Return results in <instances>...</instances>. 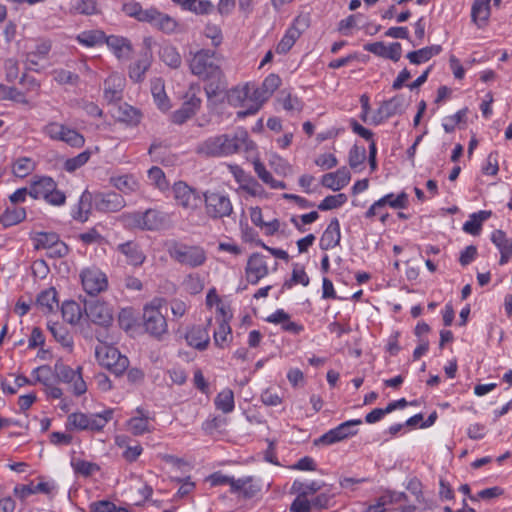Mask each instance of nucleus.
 Masks as SVG:
<instances>
[{
	"label": "nucleus",
	"mask_w": 512,
	"mask_h": 512,
	"mask_svg": "<svg viewBox=\"0 0 512 512\" xmlns=\"http://www.w3.org/2000/svg\"><path fill=\"white\" fill-rule=\"evenodd\" d=\"M206 214L212 219H221L230 216L233 207L230 199L218 192H205L203 194Z\"/></svg>",
	"instance_id": "obj_8"
},
{
	"label": "nucleus",
	"mask_w": 512,
	"mask_h": 512,
	"mask_svg": "<svg viewBox=\"0 0 512 512\" xmlns=\"http://www.w3.org/2000/svg\"><path fill=\"white\" fill-rule=\"evenodd\" d=\"M61 313L63 319L70 324L78 323L82 317L81 307L74 300L64 301L61 306Z\"/></svg>",
	"instance_id": "obj_28"
},
{
	"label": "nucleus",
	"mask_w": 512,
	"mask_h": 512,
	"mask_svg": "<svg viewBox=\"0 0 512 512\" xmlns=\"http://www.w3.org/2000/svg\"><path fill=\"white\" fill-rule=\"evenodd\" d=\"M59 239L55 232H38L35 237V249H50Z\"/></svg>",
	"instance_id": "obj_39"
},
{
	"label": "nucleus",
	"mask_w": 512,
	"mask_h": 512,
	"mask_svg": "<svg viewBox=\"0 0 512 512\" xmlns=\"http://www.w3.org/2000/svg\"><path fill=\"white\" fill-rule=\"evenodd\" d=\"M143 230L156 231L170 226L168 214L156 209H147L143 212Z\"/></svg>",
	"instance_id": "obj_15"
},
{
	"label": "nucleus",
	"mask_w": 512,
	"mask_h": 512,
	"mask_svg": "<svg viewBox=\"0 0 512 512\" xmlns=\"http://www.w3.org/2000/svg\"><path fill=\"white\" fill-rule=\"evenodd\" d=\"M147 15L149 16L146 17L145 22L164 33H172L177 27L175 19L170 17L168 14L158 11L154 7L149 8Z\"/></svg>",
	"instance_id": "obj_14"
},
{
	"label": "nucleus",
	"mask_w": 512,
	"mask_h": 512,
	"mask_svg": "<svg viewBox=\"0 0 512 512\" xmlns=\"http://www.w3.org/2000/svg\"><path fill=\"white\" fill-rule=\"evenodd\" d=\"M148 177L153 181L157 188L163 190L168 187V182L161 168L157 166L150 168L148 171Z\"/></svg>",
	"instance_id": "obj_52"
},
{
	"label": "nucleus",
	"mask_w": 512,
	"mask_h": 512,
	"mask_svg": "<svg viewBox=\"0 0 512 512\" xmlns=\"http://www.w3.org/2000/svg\"><path fill=\"white\" fill-rule=\"evenodd\" d=\"M91 157V151L85 150L75 157L69 158L64 163V169L67 172H74L85 165Z\"/></svg>",
	"instance_id": "obj_42"
},
{
	"label": "nucleus",
	"mask_w": 512,
	"mask_h": 512,
	"mask_svg": "<svg viewBox=\"0 0 512 512\" xmlns=\"http://www.w3.org/2000/svg\"><path fill=\"white\" fill-rule=\"evenodd\" d=\"M217 409L223 413H230L234 410V393L231 389L226 388L215 397L214 400Z\"/></svg>",
	"instance_id": "obj_30"
},
{
	"label": "nucleus",
	"mask_w": 512,
	"mask_h": 512,
	"mask_svg": "<svg viewBox=\"0 0 512 512\" xmlns=\"http://www.w3.org/2000/svg\"><path fill=\"white\" fill-rule=\"evenodd\" d=\"M54 374L59 382L70 383L78 375V368L73 370L70 366L64 364L62 359H58L54 365Z\"/></svg>",
	"instance_id": "obj_33"
},
{
	"label": "nucleus",
	"mask_w": 512,
	"mask_h": 512,
	"mask_svg": "<svg viewBox=\"0 0 512 512\" xmlns=\"http://www.w3.org/2000/svg\"><path fill=\"white\" fill-rule=\"evenodd\" d=\"M379 499L381 500V504L385 506L387 504L407 501V495L404 492L387 490L382 496L379 497Z\"/></svg>",
	"instance_id": "obj_56"
},
{
	"label": "nucleus",
	"mask_w": 512,
	"mask_h": 512,
	"mask_svg": "<svg viewBox=\"0 0 512 512\" xmlns=\"http://www.w3.org/2000/svg\"><path fill=\"white\" fill-rule=\"evenodd\" d=\"M215 51L201 49L196 52L190 61V70L192 74L200 77L208 84L205 86V92L208 99L217 96L226 89L223 81L224 75L221 68L212 61Z\"/></svg>",
	"instance_id": "obj_1"
},
{
	"label": "nucleus",
	"mask_w": 512,
	"mask_h": 512,
	"mask_svg": "<svg viewBox=\"0 0 512 512\" xmlns=\"http://www.w3.org/2000/svg\"><path fill=\"white\" fill-rule=\"evenodd\" d=\"M160 59L171 68H178L181 65V56L177 49L171 45L163 46L159 52Z\"/></svg>",
	"instance_id": "obj_32"
},
{
	"label": "nucleus",
	"mask_w": 512,
	"mask_h": 512,
	"mask_svg": "<svg viewBox=\"0 0 512 512\" xmlns=\"http://www.w3.org/2000/svg\"><path fill=\"white\" fill-rule=\"evenodd\" d=\"M185 339L189 346L199 351L205 350L209 343L210 337L207 327L193 326L185 335Z\"/></svg>",
	"instance_id": "obj_17"
},
{
	"label": "nucleus",
	"mask_w": 512,
	"mask_h": 512,
	"mask_svg": "<svg viewBox=\"0 0 512 512\" xmlns=\"http://www.w3.org/2000/svg\"><path fill=\"white\" fill-rule=\"evenodd\" d=\"M234 137L243 138V140L237 141V152H239L242 148L245 152L250 153L254 152L257 148L254 141L249 139L248 132L246 130H240L234 134Z\"/></svg>",
	"instance_id": "obj_51"
},
{
	"label": "nucleus",
	"mask_w": 512,
	"mask_h": 512,
	"mask_svg": "<svg viewBox=\"0 0 512 512\" xmlns=\"http://www.w3.org/2000/svg\"><path fill=\"white\" fill-rule=\"evenodd\" d=\"M491 241L499 251L512 247V242L502 230H495L491 235Z\"/></svg>",
	"instance_id": "obj_58"
},
{
	"label": "nucleus",
	"mask_w": 512,
	"mask_h": 512,
	"mask_svg": "<svg viewBox=\"0 0 512 512\" xmlns=\"http://www.w3.org/2000/svg\"><path fill=\"white\" fill-rule=\"evenodd\" d=\"M121 222L124 226L129 228H138L143 230V213L142 212H132V213H124L120 217Z\"/></svg>",
	"instance_id": "obj_48"
},
{
	"label": "nucleus",
	"mask_w": 512,
	"mask_h": 512,
	"mask_svg": "<svg viewBox=\"0 0 512 512\" xmlns=\"http://www.w3.org/2000/svg\"><path fill=\"white\" fill-rule=\"evenodd\" d=\"M126 203L123 196L117 192L96 193L94 196V206L100 212H117L125 207Z\"/></svg>",
	"instance_id": "obj_12"
},
{
	"label": "nucleus",
	"mask_w": 512,
	"mask_h": 512,
	"mask_svg": "<svg viewBox=\"0 0 512 512\" xmlns=\"http://www.w3.org/2000/svg\"><path fill=\"white\" fill-rule=\"evenodd\" d=\"M118 323L125 331L130 330L135 324L133 310L131 308L122 309L118 314Z\"/></svg>",
	"instance_id": "obj_53"
},
{
	"label": "nucleus",
	"mask_w": 512,
	"mask_h": 512,
	"mask_svg": "<svg viewBox=\"0 0 512 512\" xmlns=\"http://www.w3.org/2000/svg\"><path fill=\"white\" fill-rule=\"evenodd\" d=\"M378 201L382 202V208L386 205H389L394 209H405L409 204L408 195L404 191L398 194L396 197L393 193L387 194L380 198Z\"/></svg>",
	"instance_id": "obj_34"
},
{
	"label": "nucleus",
	"mask_w": 512,
	"mask_h": 512,
	"mask_svg": "<svg viewBox=\"0 0 512 512\" xmlns=\"http://www.w3.org/2000/svg\"><path fill=\"white\" fill-rule=\"evenodd\" d=\"M362 423L363 422L361 419L345 421L339 424L337 427L330 429L319 438L315 439L313 444L315 446L332 445L348 439L349 437L355 436L358 433V430L353 428L355 426L361 425Z\"/></svg>",
	"instance_id": "obj_7"
},
{
	"label": "nucleus",
	"mask_w": 512,
	"mask_h": 512,
	"mask_svg": "<svg viewBox=\"0 0 512 512\" xmlns=\"http://www.w3.org/2000/svg\"><path fill=\"white\" fill-rule=\"evenodd\" d=\"M71 466L76 474H80L84 477H90L93 473L100 470L98 464L81 459H72Z\"/></svg>",
	"instance_id": "obj_37"
},
{
	"label": "nucleus",
	"mask_w": 512,
	"mask_h": 512,
	"mask_svg": "<svg viewBox=\"0 0 512 512\" xmlns=\"http://www.w3.org/2000/svg\"><path fill=\"white\" fill-rule=\"evenodd\" d=\"M32 169L31 160L29 158H20L15 163L13 172L15 176L24 178L32 171Z\"/></svg>",
	"instance_id": "obj_59"
},
{
	"label": "nucleus",
	"mask_w": 512,
	"mask_h": 512,
	"mask_svg": "<svg viewBox=\"0 0 512 512\" xmlns=\"http://www.w3.org/2000/svg\"><path fill=\"white\" fill-rule=\"evenodd\" d=\"M200 91L198 84H192L186 92L181 108L174 111L171 115V121L177 125L184 124L187 120L192 118L201 106V99L197 97L196 93Z\"/></svg>",
	"instance_id": "obj_6"
},
{
	"label": "nucleus",
	"mask_w": 512,
	"mask_h": 512,
	"mask_svg": "<svg viewBox=\"0 0 512 512\" xmlns=\"http://www.w3.org/2000/svg\"><path fill=\"white\" fill-rule=\"evenodd\" d=\"M113 182H114V186L124 192V193H128L130 191H133L134 190V185L136 184V182L132 179V177H128V176H121V177H118L116 179H112Z\"/></svg>",
	"instance_id": "obj_63"
},
{
	"label": "nucleus",
	"mask_w": 512,
	"mask_h": 512,
	"mask_svg": "<svg viewBox=\"0 0 512 512\" xmlns=\"http://www.w3.org/2000/svg\"><path fill=\"white\" fill-rule=\"evenodd\" d=\"M151 92L158 108L167 111L170 108V103L165 93L164 84L160 79L152 83Z\"/></svg>",
	"instance_id": "obj_31"
},
{
	"label": "nucleus",
	"mask_w": 512,
	"mask_h": 512,
	"mask_svg": "<svg viewBox=\"0 0 512 512\" xmlns=\"http://www.w3.org/2000/svg\"><path fill=\"white\" fill-rule=\"evenodd\" d=\"M86 316L96 325L109 327L113 322V311L110 306L99 299H90L84 302Z\"/></svg>",
	"instance_id": "obj_9"
},
{
	"label": "nucleus",
	"mask_w": 512,
	"mask_h": 512,
	"mask_svg": "<svg viewBox=\"0 0 512 512\" xmlns=\"http://www.w3.org/2000/svg\"><path fill=\"white\" fill-rule=\"evenodd\" d=\"M347 196L344 193L337 195H329L325 197L322 202L318 205V209L321 211H328L341 207L347 202Z\"/></svg>",
	"instance_id": "obj_40"
},
{
	"label": "nucleus",
	"mask_w": 512,
	"mask_h": 512,
	"mask_svg": "<svg viewBox=\"0 0 512 512\" xmlns=\"http://www.w3.org/2000/svg\"><path fill=\"white\" fill-rule=\"evenodd\" d=\"M243 138L234 135L222 134L210 137L199 144L196 148L198 154L206 157H223L237 153V141Z\"/></svg>",
	"instance_id": "obj_2"
},
{
	"label": "nucleus",
	"mask_w": 512,
	"mask_h": 512,
	"mask_svg": "<svg viewBox=\"0 0 512 512\" xmlns=\"http://www.w3.org/2000/svg\"><path fill=\"white\" fill-rule=\"evenodd\" d=\"M54 373V369L49 365H42L34 369L33 374H36V382L43 384L45 387H49L51 375Z\"/></svg>",
	"instance_id": "obj_54"
},
{
	"label": "nucleus",
	"mask_w": 512,
	"mask_h": 512,
	"mask_svg": "<svg viewBox=\"0 0 512 512\" xmlns=\"http://www.w3.org/2000/svg\"><path fill=\"white\" fill-rule=\"evenodd\" d=\"M129 425L134 435H142L148 431V419L144 417H133L129 420Z\"/></svg>",
	"instance_id": "obj_57"
},
{
	"label": "nucleus",
	"mask_w": 512,
	"mask_h": 512,
	"mask_svg": "<svg viewBox=\"0 0 512 512\" xmlns=\"http://www.w3.org/2000/svg\"><path fill=\"white\" fill-rule=\"evenodd\" d=\"M245 273L248 283L257 284L260 279L269 273L265 257L259 253H253L247 261Z\"/></svg>",
	"instance_id": "obj_13"
},
{
	"label": "nucleus",
	"mask_w": 512,
	"mask_h": 512,
	"mask_svg": "<svg viewBox=\"0 0 512 512\" xmlns=\"http://www.w3.org/2000/svg\"><path fill=\"white\" fill-rule=\"evenodd\" d=\"M152 64V61L149 60V55L147 56V53L142 57L140 55V58L135 61L134 63L130 64L128 69V75L129 78L134 83H141L145 79V74L149 70L150 66Z\"/></svg>",
	"instance_id": "obj_21"
},
{
	"label": "nucleus",
	"mask_w": 512,
	"mask_h": 512,
	"mask_svg": "<svg viewBox=\"0 0 512 512\" xmlns=\"http://www.w3.org/2000/svg\"><path fill=\"white\" fill-rule=\"evenodd\" d=\"M51 487L46 482H40L37 485H20L14 488V493L21 499H25L26 497L35 494V493H45L49 494L51 492Z\"/></svg>",
	"instance_id": "obj_29"
},
{
	"label": "nucleus",
	"mask_w": 512,
	"mask_h": 512,
	"mask_svg": "<svg viewBox=\"0 0 512 512\" xmlns=\"http://www.w3.org/2000/svg\"><path fill=\"white\" fill-rule=\"evenodd\" d=\"M362 15L360 13L349 15L347 18L341 20L338 23V31L348 36L350 35V29L354 28L356 26V19L361 17Z\"/></svg>",
	"instance_id": "obj_61"
},
{
	"label": "nucleus",
	"mask_w": 512,
	"mask_h": 512,
	"mask_svg": "<svg viewBox=\"0 0 512 512\" xmlns=\"http://www.w3.org/2000/svg\"><path fill=\"white\" fill-rule=\"evenodd\" d=\"M141 112L136 108L125 105L119 109V120L130 125H137L141 120Z\"/></svg>",
	"instance_id": "obj_43"
},
{
	"label": "nucleus",
	"mask_w": 512,
	"mask_h": 512,
	"mask_svg": "<svg viewBox=\"0 0 512 512\" xmlns=\"http://www.w3.org/2000/svg\"><path fill=\"white\" fill-rule=\"evenodd\" d=\"M499 167H498V159H497V153L491 152L487 156V162L483 166L482 171L486 175H496L498 173Z\"/></svg>",
	"instance_id": "obj_64"
},
{
	"label": "nucleus",
	"mask_w": 512,
	"mask_h": 512,
	"mask_svg": "<svg viewBox=\"0 0 512 512\" xmlns=\"http://www.w3.org/2000/svg\"><path fill=\"white\" fill-rule=\"evenodd\" d=\"M104 42L107 44L109 48L113 50L117 58L122 57V53L124 50L127 51V53L132 52V44L127 38L115 35H105Z\"/></svg>",
	"instance_id": "obj_27"
},
{
	"label": "nucleus",
	"mask_w": 512,
	"mask_h": 512,
	"mask_svg": "<svg viewBox=\"0 0 512 512\" xmlns=\"http://www.w3.org/2000/svg\"><path fill=\"white\" fill-rule=\"evenodd\" d=\"M366 158L367 156L365 147L355 144L349 151V166L352 169H356L358 166L365 162Z\"/></svg>",
	"instance_id": "obj_44"
},
{
	"label": "nucleus",
	"mask_w": 512,
	"mask_h": 512,
	"mask_svg": "<svg viewBox=\"0 0 512 512\" xmlns=\"http://www.w3.org/2000/svg\"><path fill=\"white\" fill-rule=\"evenodd\" d=\"M311 509V502L308 500L307 492H300L290 506V512H311Z\"/></svg>",
	"instance_id": "obj_47"
},
{
	"label": "nucleus",
	"mask_w": 512,
	"mask_h": 512,
	"mask_svg": "<svg viewBox=\"0 0 512 512\" xmlns=\"http://www.w3.org/2000/svg\"><path fill=\"white\" fill-rule=\"evenodd\" d=\"M341 239L340 224L337 218H332L323 232L319 246L322 250H329L339 245Z\"/></svg>",
	"instance_id": "obj_16"
},
{
	"label": "nucleus",
	"mask_w": 512,
	"mask_h": 512,
	"mask_svg": "<svg viewBox=\"0 0 512 512\" xmlns=\"http://www.w3.org/2000/svg\"><path fill=\"white\" fill-rule=\"evenodd\" d=\"M173 192L177 203L184 208L196 209L201 203V197L196 189L183 181H178L173 185Z\"/></svg>",
	"instance_id": "obj_11"
},
{
	"label": "nucleus",
	"mask_w": 512,
	"mask_h": 512,
	"mask_svg": "<svg viewBox=\"0 0 512 512\" xmlns=\"http://www.w3.org/2000/svg\"><path fill=\"white\" fill-rule=\"evenodd\" d=\"M492 215L491 211L481 210L469 216V219L463 224L464 232L470 235H478L481 231L482 224Z\"/></svg>",
	"instance_id": "obj_23"
},
{
	"label": "nucleus",
	"mask_w": 512,
	"mask_h": 512,
	"mask_svg": "<svg viewBox=\"0 0 512 512\" xmlns=\"http://www.w3.org/2000/svg\"><path fill=\"white\" fill-rule=\"evenodd\" d=\"M117 250L127 257L128 263L133 266H140L145 261V255L138 244L133 241H127L119 244Z\"/></svg>",
	"instance_id": "obj_19"
},
{
	"label": "nucleus",
	"mask_w": 512,
	"mask_h": 512,
	"mask_svg": "<svg viewBox=\"0 0 512 512\" xmlns=\"http://www.w3.org/2000/svg\"><path fill=\"white\" fill-rule=\"evenodd\" d=\"M26 219V210L23 207H7L0 215V223L4 228L17 225Z\"/></svg>",
	"instance_id": "obj_24"
},
{
	"label": "nucleus",
	"mask_w": 512,
	"mask_h": 512,
	"mask_svg": "<svg viewBox=\"0 0 512 512\" xmlns=\"http://www.w3.org/2000/svg\"><path fill=\"white\" fill-rule=\"evenodd\" d=\"M105 33L101 30H91L81 33L77 40L88 47H93L97 44L104 43Z\"/></svg>",
	"instance_id": "obj_38"
},
{
	"label": "nucleus",
	"mask_w": 512,
	"mask_h": 512,
	"mask_svg": "<svg viewBox=\"0 0 512 512\" xmlns=\"http://www.w3.org/2000/svg\"><path fill=\"white\" fill-rule=\"evenodd\" d=\"M168 252L172 259L192 268L201 266L206 261L205 251L199 246H188L174 242L169 247Z\"/></svg>",
	"instance_id": "obj_4"
},
{
	"label": "nucleus",
	"mask_w": 512,
	"mask_h": 512,
	"mask_svg": "<svg viewBox=\"0 0 512 512\" xmlns=\"http://www.w3.org/2000/svg\"><path fill=\"white\" fill-rule=\"evenodd\" d=\"M48 329L57 342H59L63 347L69 348L70 351L72 350L73 339L66 328L62 326L57 327V324L54 323L52 325L48 324Z\"/></svg>",
	"instance_id": "obj_36"
},
{
	"label": "nucleus",
	"mask_w": 512,
	"mask_h": 512,
	"mask_svg": "<svg viewBox=\"0 0 512 512\" xmlns=\"http://www.w3.org/2000/svg\"><path fill=\"white\" fill-rule=\"evenodd\" d=\"M36 305L44 314L54 311V306L58 307L57 291L55 287L41 291L36 298Z\"/></svg>",
	"instance_id": "obj_22"
},
{
	"label": "nucleus",
	"mask_w": 512,
	"mask_h": 512,
	"mask_svg": "<svg viewBox=\"0 0 512 512\" xmlns=\"http://www.w3.org/2000/svg\"><path fill=\"white\" fill-rule=\"evenodd\" d=\"M56 187L57 183L51 177H35V180L29 186V196L34 199L43 198L45 200V194H49Z\"/></svg>",
	"instance_id": "obj_18"
},
{
	"label": "nucleus",
	"mask_w": 512,
	"mask_h": 512,
	"mask_svg": "<svg viewBox=\"0 0 512 512\" xmlns=\"http://www.w3.org/2000/svg\"><path fill=\"white\" fill-rule=\"evenodd\" d=\"M280 84L281 78L277 74H270L264 79L261 88L266 92V94L271 96L273 92L278 89Z\"/></svg>",
	"instance_id": "obj_60"
},
{
	"label": "nucleus",
	"mask_w": 512,
	"mask_h": 512,
	"mask_svg": "<svg viewBox=\"0 0 512 512\" xmlns=\"http://www.w3.org/2000/svg\"><path fill=\"white\" fill-rule=\"evenodd\" d=\"M91 512H130L126 508L117 507L114 503L102 500L90 505Z\"/></svg>",
	"instance_id": "obj_50"
},
{
	"label": "nucleus",
	"mask_w": 512,
	"mask_h": 512,
	"mask_svg": "<svg viewBox=\"0 0 512 512\" xmlns=\"http://www.w3.org/2000/svg\"><path fill=\"white\" fill-rule=\"evenodd\" d=\"M60 141H63L74 148H81L85 144L84 136L67 126H65V131L63 132Z\"/></svg>",
	"instance_id": "obj_41"
},
{
	"label": "nucleus",
	"mask_w": 512,
	"mask_h": 512,
	"mask_svg": "<svg viewBox=\"0 0 512 512\" xmlns=\"http://www.w3.org/2000/svg\"><path fill=\"white\" fill-rule=\"evenodd\" d=\"M80 277L84 290L91 296H96L107 288V278L99 270L85 269L81 272Z\"/></svg>",
	"instance_id": "obj_10"
},
{
	"label": "nucleus",
	"mask_w": 512,
	"mask_h": 512,
	"mask_svg": "<svg viewBox=\"0 0 512 512\" xmlns=\"http://www.w3.org/2000/svg\"><path fill=\"white\" fill-rule=\"evenodd\" d=\"M94 196L88 190H85L78 203V210L73 214V218L82 223L88 220L89 214L91 213L92 205L94 203Z\"/></svg>",
	"instance_id": "obj_25"
},
{
	"label": "nucleus",
	"mask_w": 512,
	"mask_h": 512,
	"mask_svg": "<svg viewBox=\"0 0 512 512\" xmlns=\"http://www.w3.org/2000/svg\"><path fill=\"white\" fill-rule=\"evenodd\" d=\"M78 13L83 15H92L97 13V3L94 0H80L75 5Z\"/></svg>",
	"instance_id": "obj_62"
},
{
	"label": "nucleus",
	"mask_w": 512,
	"mask_h": 512,
	"mask_svg": "<svg viewBox=\"0 0 512 512\" xmlns=\"http://www.w3.org/2000/svg\"><path fill=\"white\" fill-rule=\"evenodd\" d=\"M250 97V87L245 85L243 88H234L228 95V101L230 104L237 106L242 104L246 99Z\"/></svg>",
	"instance_id": "obj_49"
},
{
	"label": "nucleus",
	"mask_w": 512,
	"mask_h": 512,
	"mask_svg": "<svg viewBox=\"0 0 512 512\" xmlns=\"http://www.w3.org/2000/svg\"><path fill=\"white\" fill-rule=\"evenodd\" d=\"M79 79V75L71 71H67L64 69L55 71V80L60 84L75 85L78 83Z\"/></svg>",
	"instance_id": "obj_55"
},
{
	"label": "nucleus",
	"mask_w": 512,
	"mask_h": 512,
	"mask_svg": "<svg viewBox=\"0 0 512 512\" xmlns=\"http://www.w3.org/2000/svg\"><path fill=\"white\" fill-rule=\"evenodd\" d=\"M407 107L406 98L402 94H397L389 100H385L380 104L381 112L384 113L388 118L394 115H401L405 112Z\"/></svg>",
	"instance_id": "obj_20"
},
{
	"label": "nucleus",
	"mask_w": 512,
	"mask_h": 512,
	"mask_svg": "<svg viewBox=\"0 0 512 512\" xmlns=\"http://www.w3.org/2000/svg\"><path fill=\"white\" fill-rule=\"evenodd\" d=\"M471 16L479 27L484 26L490 16V0H475Z\"/></svg>",
	"instance_id": "obj_26"
},
{
	"label": "nucleus",
	"mask_w": 512,
	"mask_h": 512,
	"mask_svg": "<svg viewBox=\"0 0 512 512\" xmlns=\"http://www.w3.org/2000/svg\"><path fill=\"white\" fill-rule=\"evenodd\" d=\"M88 423V415L81 412L72 413L68 416L67 429H71V427H73L78 430H88Z\"/></svg>",
	"instance_id": "obj_45"
},
{
	"label": "nucleus",
	"mask_w": 512,
	"mask_h": 512,
	"mask_svg": "<svg viewBox=\"0 0 512 512\" xmlns=\"http://www.w3.org/2000/svg\"><path fill=\"white\" fill-rule=\"evenodd\" d=\"M95 356L98 363L116 376H121L129 367V359L122 355L120 351L113 346L105 345L96 347Z\"/></svg>",
	"instance_id": "obj_3"
},
{
	"label": "nucleus",
	"mask_w": 512,
	"mask_h": 512,
	"mask_svg": "<svg viewBox=\"0 0 512 512\" xmlns=\"http://www.w3.org/2000/svg\"><path fill=\"white\" fill-rule=\"evenodd\" d=\"M122 11L139 22H145L149 9L144 10L139 2L130 1L123 4Z\"/></svg>",
	"instance_id": "obj_35"
},
{
	"label": "nucleus",
	"mask_w": 512,
	"mask_h": 512,
	"mask_svg": "<svg viewBox=\"0 0 512 512\" xmlns=\"http://www.w3.org/2000/svg\"><path fill=\"white\" fill-rule=\"evenodd\" d=\"M161 299H154L149 305L144 307L143 321L147 333L160 339L167 332L166 318L160 311Z\"/></svg>",
	"instance_id": "obj_5"
},
{
	"label": "nucleus",
	"mask_w": 512,
	"mask_h": 512,
	"mask_svg": "<svg viewBox=\"0 0 512 512\" xmlns=\"http://www.w3.org/2000/svg\"><path fill=\"white\" fill-rule=\"evenodd\" d=\"M231 334V327L227 319H222L219 323L218 329L214 332V343L218 347H223L227 342L228 335Z\"/></svg>",
	"instance_id": "obj_46"
}]
</instances>
